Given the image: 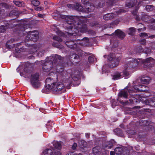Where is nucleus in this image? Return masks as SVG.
Returning a JSON list of instances; mask_svg holds the SVG:
<instances>
[{
    "label": "nucleus",
    "mask_w": 155,
    "mask_h": 155,
    "mask_svg": "<svg viewBox=\"0 0 155 155\" xmlns=\"http://www.w3.org/2000/svg\"><path fill=\"white\" fill-rule=\"evenodd\" d=\"M89 17V15L80 16H67L66 18V22L64 26L66 29H76L77 33L80 31L81 32H84L87 31V28L86 25L78 21L81 18H86Z\"/></svg>",
    "instance_id": "obj_1"
},
{
    "label": "nucleus",
    "mask_w": 155,
    "mask_h": 155,
    "mask_svg": "<svg viewBox=\"0 0 155 155\" xmlns=\"http://www.w3.org/2000/svg\"><path fill=\"white\" fill-rule=\"evenodd\" d=\"M51 61H53L52 62V64L54 66L57 63V64L56 71L57 72L60 73L64 70L63 66L61 67L59 64L60 62H61L63 60V58L60 56L58 54H53L51 57Z\"/></svg>",
    "instance_id": "obj_2"
},
{
    "label": "nucleus",
    "mask_w": 155,
    "mask_h": 155,
    "mask_svg": "<svg viewBox=\"0 0 155 155\" xmlns=\"http://www.w3.org/2000/svg\"><path fill=\"white\" fill-rule=\"evenodd\" d=\"M140 60H136L131 58L127 59V63L125 65V68L127 70H130L132 68L136 67L140 62Z\"/></svg>",
    "instance_id": "obj_3"
},
{
    "label": "nucleus",
    "mask_w": 155,
    "mask_h": 155,
    "mask_svg": "<svg viewBox=\"0 0 155 155\" xmlns=\"http://www.w3.org/2000/svg\"><path fill=\"white\" fill-rule=\"evenodd\" d=\"M39 75L38 73L33 74L31 75L30 81L32 86L35 88L38 87L40 85L39 80Z\"/></svg>",
    "instance_id": "obj_4"
},
{
    "label": "nucleus",
    "mask_w": 155,
    "mask_h": 155,
    "mask_svg": "<svg viewBox=\"0 0 155 155\" xmlns=\"http://www.w3.org/2000/svg\"><path fill=\"white\" fill-rule=\"evenodd\" d=\"M30 33L28 34L25 39V41H36L38 38V33L37 31L30 32Z\"/></svg>",
    "instance_id": "obj_5"
},
{
    "label": "nucleus",
    "mask_w": 155,
    "mask_h": 155,
    "mask_svg": "<svg viewBox=\"0 0 155 155\" xmlns=\"http://www.w3.org/2000/svg\"><path fill=\"white\" fill-rule=\"evenodd\" d=\"M108 60L111 61L110 68H113L117 66L119 64L120 58L117 57H114L113 54H110L108 56Z\"/></svg>",
    "instance_id": "obj_6"
},
{
    "label": "nucleus",
    "mask_w": 155,
    "mask_h": 155,
    "mask_svg": "<svg viewBox=\"0 0 155 155\" xmlns=\"http://www.w3.org/2000/svg\"><path fill=\"white\" fill-rule=\"evenodd\" d=\"M142 62L144 64V68H150L154 65L155 63V60L151 58H149L143 60L142 61Z\"/></svg>",
    "instance_id": "obj_7"
},
{
    "label": "nucleus",
    "mask_w": 155,
    "mask_h": 155,
    "mask_svg": "<svg viewBox=\"0 0 155 155\" xmlns=\"http://www.w3.org/2000/svg\"><path fill=\"white\" fill-rule=\"evenodd\" d=\"M45 82L46 88L49 90H52L53 88H54V86L55 83L53 78H51V77L47 78L45 80Z\"/></svg>",
    "instance_id": "obj_8"
},
{
    "label": "nucleus",
    "mask_w": 155,
    "mask_h": 155,
    "mask_svg": "<svg viewBox=\"0 0 155 155\" xmlns=\"http://www.w3.org/2000/svg\"><path fill=\"white\" fill-rule=\"evenodd\" d=\"M18 32L20 35H21L22 33L23 34H25L24 32H25V30L28 28H29L30 25L28 24L25 23L20 25L18 26Z\"/></svg>",
    "instance_id": "obj_9"
},
{
    "label": "nucleus",
    "mask_w": 155,
    "mask_h": 155,
    "mask_svg": "<svg viewBox=\"0 0 155 155\" xmlns=\"http://www.w3.org/2000/svg\"><path fill=\"white\" fill-rule=\"evenodd\" d=\"M115 143V141L114 140H111L109 141L104 143L102 147L105 150H107L111 148L113 146L114 144Z\"/></svg>",
    "instance_id": "obj_10"
},
{
    "label": "nucleus",
    "mask_w": 155,
    "mask_h": 155,
    "mask_svg": "<svg viewBox=\"0 0 155 155\" xmlns=\"http://www.w3.org/2000/svg\"><path fill=\"white\" fill-rule=\"evenodd\" d=\"M51 62H48L45 63L43 65L42 68L45 72H48L50 71L53 68L54 65L52 64Z\"/></svg>",
    "instance_id": "obj_11"
},
{
    "label": "nucleus",
    "mask_w": 155,
    "mask_h": 155,
    "mask_svg": "<svg viewBox=\"0 0 155 155\" xmlns=\"http://www.w3.org/2000/svg\"><path fill=\"white\" fill-rule=\"evenodd\" d=\"M144 103L146 104L149 105L152 107L155 106V97H152L151 99L145 100Z\"/></svg>",
    "instance_id": "obj_12"
},
{
    "label": "nucleus",
    "mask_w": 155,
    "mask_h": 155,
    "mask_svg": "<svg viewBox=\"0 0 155 155\" xmlns=\"http://www.w3.org/2000/svg\"><path fill=\"white\" fill-rule=\"evenodd\" d=\"M64 87V85L62 84H57L56 87H55V85L54 86V88L52 90L53 91L59 92L61 91Z\"/></svg>",
    "instance_id": "obj_13"
},
{
    "label": "nucleus",
    "mask_w": 155,
    "mask_h": 155,
    "mask_svg": "<svg viewBox=\"0 0 155 155\" xmlns=\"http://www.w3.org/2000/svg\"><path fill=\"white\" fill-rule=\"evenodd\" d=\"M95 5L91 3L88 4L86 6V7L84 8V12L88 13L92 12L94 9Z\"/></svg>",
    "instance_id": "obj_14"
},
{
    "label": "nucleus",
    "mask_w": 155,
    "mask_h": 155,
    "mask_svg": "<svg viewBox=\"0 0 155 155\" xmlns=\"http://www.w3.org/2000/svg\"><path fill=\"white\" fill-rule=\"evenodd\" d=\"M120 102L124 105H127L130 104H134L137 102V100L135 98H134L133 99H130L126 101H120Z\"/></svg>",
    "instance_id": "obj_15"
},
{
    "label": "nucleus",
    "mask_w": 155,
    "mask_h": 155,
    "mask_svg": "<svg viewBox=\"0 0 155 155\" xmlns=\"http://www.w3.org/2000/svg\"><path fill=\"white\" fill-rule=\"evenodd\" d=\"M94 4L96 8H102L105 5V2L103 0H97Z\"/></svg>",
    "instance_id": "obj_16"
},
{
    "label": "nucleus",
    "mask_w": 155,
    "mask_h": 155,
    "mask_svg": "<svg viewBox=\"0 0 155 155\" xmlns=\"http://www.w3.org/2000/svg\"><path fill=\"white\" fill-rule=\"evenodd\" d=\"M142 20L145 22H151L153 21V19L147 15H143L141 17Z\"/></svg>",
    "instance_id": "obj_17"
},
{
    "label": "nucleus",
    "mask_w": 155,
    "mask_h": 155,
    "mask_svg": "<svg viewBox=\"0 0 155 155\" xmlns=\"http://www.w3.org/2000/svg\"><path fill=\"white\" fill-rule=\"evenodd\" d=\"M115 16V14L113 13H110L107 14L103 16L104 19L106 21L112 19Z\"/></svg>",
    "instance_id": "obj_18"
},
{
    "label": "nucleus",
    "mask_w": 155,
    "mask_h": 155,
    "mask_svg": "<svg viewBox=\"0 0 155 155\" xmlns=\"http://www.w3.org/2000/svg\"><path fill=\"white\" fill-rule=\"evenodd\" d=\"M80 52H81V53L79 54H73L72 55H71V58H73L75 60H78V61L80 60V56H82L83 54L84 53V52L83 51H80Z\"/></svg>",
    "instance_id": "obj_19"
},
{
    "label": "nucleus",
    "mask_w": 155,
    "mask_h": 155,
    "mask_svg": "<svg viewBox=\"0 0 155 155\" xmlns=\"http://www.w3.org/2000/svg\"><path fill=\"white\" fill-rule=\"evenodd\" d=\"M66 44L68 47L72 49H74L76 47V45L73 41H67Z\"/></svg>",
    "instance_id": "obj_20"
},
{
    "label": "nucleus",
    "mask_w": 155,
    "mask_h": 155,
    "mask_svg": "<svg viewBox=\"0 0 155 155\" xmlns=\"http://www.w3.org/2000/svg\"><path fill=\"white\" fill-rule=\"evenodd\" d=\"M137 0H131L129 2L127 3L125 5V7L131 8L134 6L137 3Z\"/></svg>",
    "instance_id": "obj_21"
},
{
    "label": "nucleus",
    "mask_w": 155,
    "mask_h": 155,
    "mask_svg": "<svg viewBox=\"0 0 155 155\" xmlns=\"http://www.w3.org/2000/svg\"><path fill=\"white\" fill-rule=\"evenodd\" d=\"M115 34L121 39L123 38L125 36L124 33L120 30H117L115 31Z\"/></svg>",
    "instance_id": "obj_22"
},
{
    "label": "nucleus",
    "mask_w": 155,
    "mask_h": 155,
    "mask_svg": "<svg viewBox=\"0 0 155 155\" xmlns=\"http://www.w3.org/2000/svg\"><path fill=\"white\" fill-rule=\"evenodd\" d=\"M101 151V147L99 146H96L93 148V153L95 155H98L100 153Z\"/></svg>",
    "instance_id": "obj_23"
},
{
    "label": "nucleus",
    "mask_w": 155,
    "mask_h": 155,
    "mask_svg": "<svg viewBox=\"0 0 155 155\" xmlns=\"http://www.w3.org/2000/svg\"><path fill=\"white\" fill-rule=\"evenodd\" d=\"M74 9L78 11L84 12V8L80 4L77 3L74 6Z\"/></svg>",
    "instance_id": "obj_24"
},
{
    "label": "nucleus",
    "mask_w": 155,
    "mask_h": 155,
    "mask_svg": "<svg viewBox=\"0 0 155 155\" xmlns=\"http://www.w3.org/2000/svg\"><path fill=\"white\" fill-rule=\"evenodd\" d=\"M118 96L119 97L126 98L128 96L127 91L125 90H121L119 92Z\"/></svg>",
    "instance_id": "obj_25"
},
{
    "label": "nucleus",
    "mask_w": 155,
    "mask_h": 155,
    "mask_svg": "<svg viewBox=\"0 0 155 155\" xmlns=\"http://www.w3.org/2000/svg\"><path fill=\"white\" fill-rule=\"evenodd\" d=\"M150 80V78L148 77H143L140 79V82L143 84H148Z\"/></svg>",
    "instance_id": "obj_26"
},
{
    "label": "nucleus",
    "mask_w": 155,
    "mask_h": 155,
    "mask_svg": "<svg viewBox=\"0 0 155 155\" xmlns=\"http://www.w3.org/2000/svg\"><path fill=\"white\" fill-rule=\"evenodd\" d=\"M132 149L131 147H129V148L127 147L123 148L122 155H129L130 153V150Z\"/></svg>",
    "instance_id": "obj_27"
},
{
    "label": "nucleus",
    "mask_w": 155,
    "mask_h": 155,
    "mask_svg": "<svg viewBox=\"0 0 155 155\" xmlns=\"http://www.w3.org/2000/svg\"><path fill=\"white\" fill-rule=\"evenodd\" d=\"M123 148L117 147L115 149V153L117 154L122 155Z\"/></svg>",
    "instance_id": "obj_28"
},
{
    "label": "nucleus",
    "mask_w": 155,
    "mask_h": 155,
    "mask_svg": "<svg viewBox=\"0 0 155 155\" xmlns=\"http://www.w3.org/2000/svg\"><path fill=\"white\" fill-rule=\"evenodd\" d=\"M87 143L84 140H80L78 142V146L81 148L86 147Z\"/></svg>",
    "instance_id": "obj_29"
},
{
    "label": "nucleus",
    "mask_w": 155,
    "mask_h": 155,
    "mask_svg": "<svg viewBox=\"0 0 155 155\" xmlns=\"http://www.w3.org/2000/svg\"><path fill=\"white\" fill-rule=\"evenodd\" d=\"M13 3L16 6L19 7H23L25 5V4L23 2H20L19 1H14Z\"/></svg>",
    "instance_id": "obj_30"
},
{
    "label": "nucleus",
    "mask_w": 155,
    "mask_h": 155,
    "mask_svg": "<svg viewBox=\"0 0 155 155\" xmlns=\"http://www.w3.org/2000/svg\"><path fill=\"white\" fill-rule=\"evenodd\" d=\"M15 40L13 39H11L9 41H8L6 43V47L9 48H11L13 47L12 46V43L14 42ZM12 45H14L13 44Z\"/></svg>",
    "instance_id": "obj_31"
},
{
    "label": "nucleus",
    "mask_w": 155,
    "mask_h": 155,
    "mask_svg": "<svg viewBox=\"0 0 155 155\" xmlns=\"http://www.w3.org/2000/svg\"><path fill=\"white\" fill-rule=\"evenodd\" d=\"M121 73H116L113 76V79L114 80H117L121 78Z\"/></svg>",
    "instance_id": "obj_32"
},
{
    "label": "nucleus",
    "mask_w": 155,
    "mask_h": 155,
    "mask_svg": "<svg viewBox=\"0 0 155 155\" xmlns=\"http://www.w3.org/2000/svg\"><path fill=\"white\" fill-rule=\"evenodd\" d=\"M127 32L129 35H133L135 32V29L133 27L130 28L128 29Z\"/></svg>",
    "instance_id": "obj_33"
},
{
    "label": "nucleus",
    "mask_w": 155,
    "mask_h": 155,
    "mask_svg": "<svg viewBox=\"0 0 155 155\" xmlns=\"http://www.w3.org/2000/svg\"><path fill=\"white\" fill-rule=\"evenodd\" d=\"M38 49L37 45H34L31 48L30 53L31 54H33L35 52L37 51Z\"/></svg>",
    "instance_id": "obj_34"
},
{
    "label": "nucleus",
    "mask_w": 155,
    "mask_h": 155,
    "mask_svg": "<svg viewBox=\"0 0 155 155\" xmlns=\"http://www.w3.org/2000/svg\"><path fill=\"white\" fill-rule=\"evenodd\" d=\"M53 146L56 149L60 150L61 148V145L60 143L58 142H54L53 144Z\"/></svg>",
    "instance_id": "obj_35"
},
{
    "label": "nucleus",
    "mask_w": 155,
    "mask_h": 155,
    "mask_svg": "<svg viewBox=\"0 0 155 155\" xmlns=\"http://www.w3.org/2000/svg\"><path fill=\"white\" fill-rule=\"evenodd\" d=\"M43 153L45 155H51L53 152L52 150L47 149L45 150Z\"/></svg>",
    "instance_id": "obj_36"
},
{
    "label": "nucleus",
    "mask_w": 155,
    "mask_h": 155,
    "mask_svg": "<svg viewBox=\"0 0 155 155\" xmlns=\"http://www.w3.org/2000/svg\"><path fill=\"white\" fill-rule=\"evenodd\" d=\"M114 132L116 134L120 136L121 134L122 131L120 128H117L115 129L114 130Z\"/></svg>",
    "instance_id": "obj_37"
},
{
    "label": "nucleus",
    "mask_w": 155,
    "mask_h": 155,
    "mask_svg": "<svg viewBox=\"0 0 155 155\" xmlns=\"http://www.w3.org/2000/svg\"><path fill=\"white\" fill-rule=\"evenodd\" d=\"M52 45L54 47H55L56 48H58L61 49H63L64 48L62 45H61L58 44L54 42L53 43Z\"/></svg>",
    "instance_id": "obj_38"
},
{
    "label": "nucleus",
    "mask_w": 155,
    "mask_h": 155,
    "mask_svg": "<svg viewBox=\"0 0 155 155\" xmlns=\"http://www.w3.org/2000/svg\"><path fill=\"white\" fill-rule=\"evenodd\" d=\"M31 2L32 4L35 6H37L40 4L38 0H33Z\"/></svg>",
    "instance_id": "obj_39"
},
{
    "label": "nucleus",
    "mask_w": 155,
    "mask_h": 155,
    "mask_svg": "<svg viewBox=\"0 0 155 155\" xmlns=\"http://www.w3.org/2000/svg\"><path fill=\"white\" fill-rule=\"evenodd\" d=\"M153 6L151 5H147L146 6V9L148 12L151 11L153 9Z\"/></svg>",
    "instance_id": "obj_40"
},
{
    "label": "nucleus",
    "mask_w": 155,
    "mask_h": 155,
    "mask_svg": "<svg viewBox=\"0 0 155 155\" xmlns=\"http://www.w3.org/2000/svg\"><path fill=\"white\" fill-rule=\"evenodd\" d=\"M142 25L143 26V28H139L137 29V30L139 31V32H140L141 31H145L146 28L145 27H144L142 24H139L138 25V26Z\"/></svg>",
    "instance_id": "obj_41"
},
{
    "label": "nucleus",
    "mask_w": 155,
    "mask_h": 155,
    "mask_svg": "<svg viewBox=\"0 0 155 155\" xmlns=\"http://www.w3.org/2000/svg\"><path fill=\"white\" fill-rule=\"evenodd\" d=\"M140 126H147V121L145 120H141L140 121Z\"/></svg>",
    "instance_id": "obj_42"
},
{
    "label": "nucleus",
    "mask_w": 155,
    "mask_h": 155,
    "mask_svg": "<svg viewBox=\"0 0 155 155\" xmlns=\"http://www.w3.org/2000/svg\"><path fill=\"white\" fill-rule=\"evenodd\" d=\"M53 39L55 41H57L59 42H61L62 41V39L60 38L57 36H55L53 37Z\"/></svg>",
    "instance_id": "obj_43"
},
{
    "label": "nucleus",
    "mask_w": 155,
    "mask_h": 155,
    "mask_svg": "<svg viewBox=\"0 0 155 155\" xmlns=\"http://www.w3.org/2000/svg\"><path fill=\"white\" fill-rule=\"evenodd\" d=\"M138 86H137V85L134 86V88L137 91H146V90L144 89H140V88L138 87H137Z\"/></svg>",
    "instance_id": "obj_44"
},
{
    "label": "nucleus",
    "mask_w": 155,
    "mask_h": 155,
    "mask_svg": "<svg viewBox=\"0 0 155 155\" xmlns=\"http://www.w3.org/2000/svg\"><path fill=\"white\" fill-rule=\"evenodd\" d=\"M6 27L4 26H0V32L3 33L6 30Z\"/></svg>",
    "instance_id": "obj_45"
},
{
    "label": "nucleus",
    "mask_w": 155,
    "mask_h": 155,
    "mask_svg": "<svg viewBox=\"0 0 155 155\" xmlns=\"http://www.w3.org/2000/svg\"><path fill=\"white\" fill-rule=\"evenodd\" d=\"M149 34H147L146 33H142L139 34L140 37H147L148 36V35Z\"/></svg>",
    "instance_id": "obj_46"
},
{
    "label": "nucleus",
    "mask_w": 155,
    "mask_h": 155,
    "mask_svg": "<svg viewBox=\"0 0 155 155\" xmlns=\"http://www.w3.org/2000/svg\"><path fill=\"white\" fill-rule=\"evenodd\" d=\"M130 70H127L125 68V70H124L123 71V74L125 76H128L129 75V73L128 72V71Z\"/></svg>",
    "instance_id": "obj_47"
},
{
    "label": "nucleus",
    "mask_w": 155,
    "mask_h": 155,
    "mask_svg": "<svg viewBox=\"0 0 155 155\" xmlns=\"http://www.w3.org/2000/svg\"><path fill=\"white\" fill-rule=\"evenodd\" d=\"M140 42L142 45H145L146 43V40L145 39H143L140 40Z\"/></svg>",
    "instance_id": "obj_48"
},
{
    "label": "nucleus",
    "mask_w": 155,
    "mask_h": 155,
    "mask_svg": "<svg viewBox=\"0 0 155 155\" xmlns=\"http://www.w3.org/2000/svg\"><path fill=\"white\" fill-rule=\"evenodd\" d=\"M81 2L82 3L84 4V5H87L89 4V0H81Z\"/></svg>",
    "instance_id": "obj_49"
},
{
    "label": "nucleus",
    "mask_w": 155,
    "mask_h": 155,
    "mask_svg": "<svg viewBox=\"0 0 155 155\" xmlns=\"http://www.w3.org/2000/svg\"><path fill=\"white\" fill-rule=\"evenodd\" d=\"M54 153L55 155H61V153L60 151L56 150H53Z\"/></svg>",
    "instance_id": "obj_50"
},
{
    "label": "nucleus",
    "mask_w": 155,
    "mask_h": 155,
    "mask_svg": "<svg viewBox=\"0 0 155 155\" xmlns=\"http://www.w3.org/2000/svg\"><path fill=\"white\" fill-rule=\"evenodd\" d=\"M71 77L74 80L76 81L78 78V76L77 75L76 76H74V74H72L71 75Z\"/></svg>",
    "instance_id": "obj_51"
},
{
    "label": "nucleus",
    "mask_w": 155,
    "mask_h": 155,
    "mask_svg": "<svg viewBox=\"0 0 155 155\" xmlns=\"http://www.w3.org/2000/svg\"><path fill=\"white\" fill-rule=\"evenodd\" d=\"M56 32L59 36H63L64 35V34L63 32L58 30Z\"/></svg>",
    "instance_id": "obj_52"
},
{
    "label": "nucleus",
    "mask_w": 155,
    "mask_h": 155,
    "mask_svg": "<svg viewBox=\"0 0 155 155\" xmlns=\"http://www.w3.org/2000/svg\"><path fill=\"white\" fill-rule=\"evenodd\" d=\"M152 22L153 25L151 26V28L155 30V19H153Z\"/></svg>",
    "instance_id": "obj_53"
},
{
    "label": "nucleus",
    "mask_w": 155,
    "mask_h": 155,
    "mask_svg": "<svg viewBox=\"0 0 155 155\" xmlns=\"http://www.w3.org/2000/svg\"><path fill=\"white\" fill-rule=\"evenodd\" d=\"M45 52V51L44 50L42 51H40L38 54V56L39 57H41L43 55Z\"/></svg>",
    "instance_id": "obj_54"
},
{
    "label": "nucleus",
    "mask_w": 155,
    "mask_h": 155,
    "mask_svg": "<svg viewBox=\"0 0 155 155\" xmlns=\"http://www.w3.org/2000/svg\"><path fill=\"white\" fill-rule=\"evenodd\" d=\"M124 12H125V10H124L122 9H120L119 10H118L117 11L116 13H117V15H118L119 14H120L121 13Z\"/></svg>",
    "instance_id": "obj_55"
},
{
    "label": "nucleus",
    "mask_w": 155,
    "mask_h": 155,
    "mask_svg": "<svg viewBox=\"0 0 155 155\" xmlns=\"http://www.w3.org/2000/svg\"><path fill=\"white\" fill-rule=\"evenodd\" d=\"M66 6L69 8H74L75 5H73L67 4V5Z\"/></svg>",
    "instance_id": "obj_56"
},
{
    "label": "nucleus",
    "mask_w": 155,
    "mask_h": 155,
    "mask_svg": "<svg viewBox=\"0 0 155 155\" xmlns=\"http://www.w3.org/2000/svg\"><path fill=\"white\" fill-rule=\"evenodd\" d=\"M67 155H82V154L81 153L79 154L74 153L73 152H70L68 153Z\"/></svg>",
    "instance_id": "obj_57"
},
{
    "label": "nucleus",
    "mask_w": 155,
    "mask_h": 155,
    "mask_svg": "<svg viewBox=\"0 0 155 155\" xmlns=\"http://www.w3.org/2000/svg\"><path fill=\"white\" fill-rule=\"evenodd\" d=\"M88 61L90 63H92L94 61V58L91 57H89L88 58Z\"/></svg>",
    "instance_id": "obj_58"
},
{
    "label": "nucleus",
    "mask_w": 155,
    "mask_h": 155,
    "mask_svg": "<svg viewBox=\"0 0 155 155\" xmlns=\"http://www.w3.org/2000/svg\"><path fill=\"white\" fill-rule=\"evenodd\" d=\"M150 35L149 36L148 35V36L147 37V38H150L151 39H153L154 38H155V35H150V34H149Z\"/></svg>",
    "instance_id": "obj_59"
},
{
    "label": "nucleus",
    "mask_w": 155,
    "mask_h": 155,
    "mask_svg": "<svg viewBox=\"0 0 155 155\" xmlns=\"http://www.w3.org/2000/svg\"><path fill=\"white\" fill-rule=\"evenodd\" d=\"M137 9H135L134 11H133L132 12V14L135 16L137 15Z\"/></svg>",
    "instance_id": "obj_60"
},
{
    "label": "nucleus",
    "mask_w": 155,
    "mask_h": 155,
    "mask_svg": "<svg viewBox=\"0 0 155 155\" xmlns=\"http://www.w3.org/2000/svg\"><path fill=\"white\" fill-rule=\"evenodd\" d=\"M77 143H74L73 145V146H72V149L73 150L75 149L76 148V147H77Z\"/></svg>",
    "instance_id": "obj_61"
},
{
    "label": "nucleus",
    "mask_w": 155,
    "mask_h": 155,
    "mask_svg": "<svg viewBox=\"0 0 155 155\" xmlns=\"http://www.w3.org/2000/svg\"><path fill=\"white\" fill-rule=\"evenodd\" d=\"M138 86H139L140 88H142V87L143 88H142L141 89H144L145 90V88H146V86H145V85H140Z\"/></svg>",
    "instance_id": "obj_62"
},
{
    "label": "nucleus",
    "mask_w": 155,
    "mask_h": 155,
    "mask_svg": "<svg viewBox=\"0 0 155 155\" xmlns=\"http://www.w3.org/2000/svg\"><path fill=\"white\" fill-rule=\"evenodd\" d=\"M151 46L153 49H155V42L152 43Z\"/></svg>",
    "instance_id": "obj_63"
},
{
    "label": "nucleus",
    "mask_w": 155,
    "mask_h": 155,
    "mask_svg": "<svg viewBox=\"0 0 155 155\" xmlns=\"http://www.w3.org/2000/svg\"><path fill=\"white\" fill-rule=\"evenodd\" d=\"M83 40L85 41L86 42H87L88 41V38H83Z\"/></svg>",
    "instance_id": "obj_64"
}]
</instances>
